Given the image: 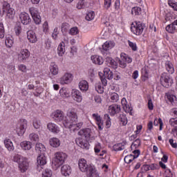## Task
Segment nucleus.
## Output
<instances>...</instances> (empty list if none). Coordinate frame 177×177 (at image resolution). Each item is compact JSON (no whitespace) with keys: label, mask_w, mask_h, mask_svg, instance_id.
<instances>
[{"label":"nucleus","mask_w":177,"mask_h":177,"mask_svg":"<svg viewBox=\"0 0 177 177\" xmlns=\"http://www.w3.org/2000/svg\"><path fill=\"white\" fill-rule=\"evenodd\" d=\"M12 161L18 164L19 169L21 172L24 173L27 169H28V162H27V158H25L20 154H15L12 158Z\"/></svg>","instance_id":"obj_1"},{"label":"nucleus","mask_w":177,"mask_h":177,"mask_svg":"<svg viewBox=\"0 0 177 177\" xmlns=\"http://www.w3.org/2000/svg\"><path fill=\"white\" fill-rule=\"evenodd\" d=\"M77 121H78L77 113L73 109L68 110L63 121V125L64 127H70L71 124H74V122H77Z\"/></svg>","instance_id":"obj_2"},{"label":"nucleus","mask_w":177,"mask_h":177,"mask_svg":"<svg viewBox=\"0 0 177 177\" xmlns=\"http://www.w3.org/2000/svg\"><path fill=\"white\" fill-rule=\"evenodd\" d=\"M66 158H67V155L63 152H57L55 153V157L53 160L52 167L53 169H57L61 165L64 164V161H66Z\"/></svg>","instance_id":"obj_3"},{"label":"nucleus","mask_w":177,"mask_h":177,"mask_svg":"<svg viewBox=\"0 0 177 177\" xmlns=\"http://www.w3.org/2000/svg\"><path fill=\"white\" fill-rule=\"evenodd\" d=\"M160 81L161 85H162L164 88H170V86H172V84H174L172 77L165 73L161 74Z\"/></svg>","instance_id":"obj_4"},{"label":"nucleus","mask_w":177,"mask_h":177,"mask_svg":"<svg viewBox=\"0 0 177 177\" xmlns=\"http://www.w3.org/2000/svg\"><path fill=\"white\" fill-rule=\"evenodd\" d=\"M143 30H145V25L140 21L136 22V24H133L131 27V30L136 35H141Z\"/></svg>","instance_id":"obj_5"},{"label":"nucleus","mask_w":177,"mask_h":177,"mask_svg":"<svg viewBox=\"0 0 177 177\" xmlns=\"http://www.w3.org/2000/svg\"><path fill=\"white\" fill-rule=\"evenodd\" d=\"M28 122L26 119H21L18 123L17 132L19 136L24 135L26 130L27 129V125Z\"/></svg>","instance_id":"obj_6"},{"label":"nucleus","mask_w":177,"mask_h":177,"mask_svg":"<svg viewBox=\"0 0 177 177\" xmlns=\"http://www.w3.org/2000/svg\"><path fill=\"white\" fill-rule=\"evenodd\" d=\"M29 12L35 23V24H41V15H39V12L33 7L29 8Z\"/></svg>","instance_id":"obj_7"},{"label":"nucleus","mask_w":177,"mask_h":177,"mask_svg":"<svg viewBox=\"0 0 177 177\" xmlns=\"http://www.w3.org/2000/svg\"><path fill=\"white\" fill-rule=\"evenodd\" d=\"M51 117L54 121H56L57 122H62V124L64 118H66V117H64V113L60 110H57L53 113Z\"/></svg>","instance_id":"obj_8"},{"label":"nucleus","mask_w":177,"mask_h":177,"mask_svg":"<svg viewBox=\"0 0 177 177\" xmlns=\"http://www.w3.org/2000/svg\"><path fill=\"white\" fill-rule=\"evenodd\" d=\"M19 19L24 26H27L31 23V17H30V15L27 12H21L19 14Z\"/></svg>","instance_id":"obj_9"},{"label":"nucleus","mask_w":177,"mask_h":177,"mask_svg":"<svg viewBox=\"0 0 177 177\" xmlns=\"http://www.w3.org/2000/svg\"><path fill=\"white\" fill-rule=\"evenodd\" d=\"M30 57V51L27 49H21L19 53L18 54V60L19 62H24Z\"/></svg>","instance_id":"obj_10"},{"label":"nucleus","mask_w":177,"mask_h":177,"mask_svg":"<svg viewBox=\"0 0 177 177\" xmlns=\"http://www.w3.org/2000/svg\"><path fill=\"white\" fill-rule=\"evenodd\" d=\"M73 81V74L66 73L60 78V84L66 85L70 84Z\"/></svg>","instance_id":"obj_11"},{"label":"nucleus","mask_w":177,"mask_h":177,"mask_svg":"<svg viewBox=\"0 0 177 177\" xmlns=\"http://www.w3.org/2000/svg\"><path fill=\"white\" fill-rule=\"evenodd\" d=\"M78 167L81 172H84L89 167V165H88L86 160L84 158H80L78 160Z\"/></svg>","instance_id":"obj_12"},{"label":"nucleus","mask_w":177,"mask_h":177,"mask_svg":"<svg viewBox=\"0 0 177 177\" xmlns=\"http://www.w3.org/2000/svg\"><path fill=\"white\" fill-rule=\"evenodd\" d=\"M92 117L93 120L96 121L99 131H102V129H103V120H102V117H100L98 113H93Z\"/></svg>","instance_id":"obj_13"},{"label":"nucleus","mask_w":177,"mask_h":177,"mask_svg":"<svg viewBox=\"0 0 177 177\" xmlns=\"http://www.w3.org/2000/svg\"><path fill=\"white\" fill-rule=\"evenodd\" d=\"M72 97L74 100L77 102L78 103H81L82 102V95L81 94V92L78 90H73L72 91Z\"/></svg>","instance_id":"obj_14"},{"label":"nucleus","mask_w":177,"mask_h":177,"mask_svg":"<svg viewBox=\"0 0 177 177\" xmlns=\"http://www.w3.org/2000/svg\"><path fill=\"white\" fill-rule=\"evenodd\" d=\"M27 38L31 44H35L37 42V35H35V32L32 30H29L27 32Z\"/></svg>","instance_id":"obj_15"},{"label":"nucleus","mask_w":177,"mask_h":177,"mask_svg":"<svg viewBox=\"0 0 177 177\" xmlns=\"http://www.w3.org/2000/svg\"><path fill=\"white\" fill-rule=\"evenodd\" d=\"M47 128L48 131H50V132H53V133H59V132H60V129L57 125L55 124V123H48Z\"/></svg>","instance_id":"obj_16"},{"label":"nucleus","mask_w":177,"mask_h":177,"mask_svg":"<svg viewBox=\"0 0 177 177\" xmlns=\"http://www.w3.org/2000/svg\"><path fill=\"white\" fill-rule=\"evenodd\" d=\"M109 111L111 115H115V114L120 113L121 111V107L120 105L113 104L109 106Z\"/></svg>","instance_id":"obj_17"},{"label":"nucleus","mask_w":177,"mask_h":177,"mask_svg":"<svg viewBox=\"0 0 177 177\" xmlns=\"http://www.w3.org/2000/svg\"><path fill=\"white\" fill-rule=\"evenodd\" d=\"M4 145L7 150H8L9 151H15V146H13V142H12V140H10V139L6 138L4 140Z\"/></svg>","instance_id":"obj_18"},{"label":"nucleus","mask_w":177,"mask_h":177,"mask_svg":"<svg viewBox=\"0 0 177 177\" xmlns=\"http://www.w3.org/2000/svg\"><path fill=\"white\" fill-rule=\"evenodd\" d=\"M83 172L86 174L87 177H93V175L96 174V169H95V167L88 165V167L86 168V170Z\"/></svg>","instance_id":"obj_19"},{"label":"nucleus","mask_w":177,"mask_h":177,"mask_svg":"<svg viewBox=\"0 0 177 177\" xmlns=\"http://www.w3.org/2000/svg\"><path fill=\"white\" fill-rule=\"evenodd\" d=\"M91 60L94 64H97L98 66H102L104 63L103 58L99 55L91 56Z\"/></svg>","instance_id":"obj_20"},{"label":"nucleus","mask_w":177,"mask_h":177,"mask_svg":"<svg viewBox=\"0 0 177 177\" xmlns=\"http://www.w3.org/2000/svg\"><path fill=\"white\" fill-rule=\"evenodd\" d=\"M92 133V131L91 129H84L82 130H80L78 132V134L80 136H84V138H86L87 139H89L91 138V134Z\"/></svg>","instance_id":"obj_21"},{"label":"nucleus","mask_w":177,"mask_h":177,"mask_svg":"<svg viewBox=\"0 0 177 177\" xmlns=\"http://www.w3.org/2000/svg\"><path fill=\"white\" fill-rule=\"evenodd\" d=\"M82 127V122H79L76 124V122L71 123V125L69 127H65V128H69L71 131H73V132H75V131H78L81 129Z\"/></svg>","instance_id":"obj_22"},{"label":"nucleus","mask_w":177,"mask_h":177,"mask_svg":"<svg viewBox=\"0 0 177 177\" xmlns=\"http://www.w3.org/2000/svg\"><path fill=\"white\" fill-rule=\"evenodd\" d=\"M61 172L64 176H69L70 174H71V167L69 165H65L62 167Z\"/></svg>","instance_id":"obj_23"},{"label":"nucleus","mask_w":177,"mask_h":177,"mask_svg":"<svg viewBox=\"0 0 177 177\" xmlns=\"http://www.w3.org/2000/svg\"><path fill=\"white\" fill-rule=\"evenodd\" d=\"M75 142L77 146L82 149H89V143L88 142H84L81 138L76 139Z\"/></svg>","instance_id":"obj_24"},{"label":"nucleus","mask_w":177,"mask_h":177,"mask_svg":"<svg viewBox=\"0 0 177 177\" xmlns=\"http://www.w3.org/2000/svg\"><path fill=\"white\" fill-rule=\"evenodd\" d=\"M79 88L80 91H82L83 92H86L89 88V84H88V82L86 80H82L79 83Z\"/></svg>","instance_id":"obj_25"},{"label":"nucleus","mask_w":177,"mask_h":177,"mask_svg":"<svg viewBox=\"0 0 177 177\" xmlns=\"http://www.w3.org/2000/svg\"><path fill=\"white\" fill-rule=\"evenodd\" d=\"M127 145V141H123L122 143H119L114 145L113 149L115 151H121L125 149V145Z\"/></svg>","instance_id":"obj_26"},{"label":"nucleus","mask_w":177,"mask_h":177,"mask_svg":"<svg viewBox=\"0 0 177 177\" xmlns=\"http://www.w3.org/2000/svg\"><path fill=\"white\" fill-rule=\"evenodd\" d=\"M104 76L105 78H107V80H113V78H114L113 71H111L109 68H105L104 69Z\"/></svg>","instance_id":"obj_27"},{"label":"nucleus","mask_w":177,"mask_h":177,"mask_svg":"<svg viewBox=\"0 0 177 177\" xmlns=\"http://www.w3.org/2000/svg\"><path fill=\"white\" fill-rule=\"evenodd\" d=\"M37 164L40 167L46 164V156H45V154L41 153L37 157Z\"/></svg>","instance_id":"obj_28"},{"label":"nucleus","mask_w":177,"mask_h":177,"mask_svg":"<svg viewBox=\"0 0 177 177\" xmlns=\"http://www.w3.org/2000/svg\"><path fill=\"white\" fill-rule=\"evenodd\" d=\"M106 62H108V65L109 67H112V68H117L118 67V64L115 60L113 59L111 57H106Z\"/></svg>","instance_id":"obj_29"},{"label":"nucleus","mask_w":177,"mask_h":177,"mask_svg":"<svg viewBox=\"0 0 177 177\" xmlns=\"http://www.w3.org/2000/svg\"><path fill=\"white\" fill-rule=\"evenodd\" d=\"M165 67L169 74H174V73H175V69L174 68V65L172 64V62L167 61L165 63Z\"/></svg>","instance_id":"obj_30"},{"label":"nucleus","mask_w":177,"mask_h":177,"mask_svg":"<svg viewBox=\"0 0 177 177\" xmlns=\"http://www.w3.org/2000/svg\"><path fill=\"white\" fill-rule=\"evenodd\" d=\"M20 146L23 150H30L32 147L30 141H23L21 142Z\"/></svg>","instance_id":"obj_31"},{"label":"nucleus","mask_w":177,"mask_h":177,"mask_svg":"<svg viewBox=\"0 0 177 177\" xmlns=\"http://www.w3.org/2000/svg\"><path fill=\"white\" fill-rule=\"evenodd\" d=\"M115 44L113 41H106L103 45H102V49L104 50H109V49H113L115 46Z\"/></svg>","instance_id":"obj_32"},{"label":"nucleus","mask_w":177,"mask_h":177,"mask_svg":"<svg viewBox=\"0 0 177 177\" xmlns=\"http://www.w3.org/2000/svg\"><path fill=\"white\" fill-rule=\"evenodd\" d=\"M6 19H8V20H13L15 19V10L13 8H7Z\"/></svg>","instance_id":"obj_33"},{"label":"nucleus","mask_w":177,"mask_h":177,"mask_svg":"<svg viewBox=\"0 0 177 177\" xmlns=\"http://www.w3.org/2000/svg\"><path fill=\"white\" fill-rule=\"evenodd\" d=\"M49 143L52 147H59V146H60V140L57 138H53L50 139Z\"/></svg>","instance_id":"obj_34"},{"label":"nucleus","mask_w":177,"mask_h":177,"mask_svg":"<svg viewBox=\"0 0 177 177\" xmlns=\"http://www.w3.org/2000/svg\"><path fill=\"white\" fill-rule=\"evenodd\" d=\"M59 94L62 97H70V90L67 88H62L59 90Z\"/></svg>","instance_id":"obj_35"},{"label":"nucleus","mask_w":177,"mask_h":177,"mask_svg":"<svg viewBox=\"0 0 177 177\" xmlns=\"http://www.w3.org/2000/svg\"><path fill=\"white\" fill-rule=\"evenodd\" d=\"M64 52H66V48L64 46V42H62L58 46L57 53H58L59 56H63L64 55Z\"/></svg>","instance_id":"obj_36"},{"label":"nucleus","mask_w":177,"mask_h":177,"mask_svg":"<svg viewBox=\"0 0 177 177\" xmlns=\"http://www.w3.org/2000/svg\"><path fill=\"white\" fill-rule=\"evenodd\" d=\"M167 100L169 102H170L172 106H176L177 105V100H176V96L172 95V94H167Z\"/></svg>","instance_id":"obj_37"},{"label":"nucleus","mask_w":177,"mask_h":177,"mask_svg":"<svg viewBox=\"0 0 177 177\" xmlns=\"http://www.w3.org/2000/svg\"><path fill=\"white\" fill-rule=\"evenodd\" d=\"M50 71L53 75H57L59 74V67L55 64H51L50 66Z\"/></svg>","instance_id":"obj_38"},{"label":"nucleus","mask_w":177,"mask_h":177,"mask_svg":"<svg viewBox=\"0 0 177 177\" xmlns=\"http://www.w3.org/2000/svg\"><path fill=\"white\" fill-rule=\"evenodd\" d=\"M166 31L169 34H175L176 31V27L174 26V24H171L166 26Z\"/></svg>","instance_id":"obj_39"},{"label":"nucleus","mask_w":177,"mask_h":177,"mask_svg":"<svg viewBox=\"0 0 177 177\" xmlns=\"http://www.w3.org/2000/svg\"><path fill=\"white\" fill-rule=\"evenodd\" d=\"M118 118L121 125L124 126L127 125V124H128V119H127V116H125V115L120 114Z\"/></svg>","instance_id":"obj_40"},{"label":"nucleus","mask_w":177,"mask_h":177,"mask_svg":"<svg viewBox=\"0 0 177 177\" xmlns=\"http://www.w3.org/2000/svg\"><path fill=\"white\" fill-rule=\"evenodd\" d=\"M68 30H70V25L67 23H64L61 26V31L62 34H66V32H68Z\"/></svg>","instance_id":"obj_41"},{"label":"nucleus","mask_w":177,"mask_h":177,"mask_svg":"<svg viewBox=\"0 0 177 177\" xmlns=\"http://www.w3.org/2000/svg\"><path fill=\"white\" fill-rule=\"evenodd\" d=\"M35 150L36 151L43 153L44 151H45V150H46V149L45 148V146L41 143H37L35 146Z\"/></svg>","instance_id":"obj_42"},{"label":"nucleus","mask_w":177,"mask_h":177,"mask_svg":"<svg viewBox=\"0 0 177 177\" xmlns=\"http://www.w3.org/2000/svg\"><path fill=\"white\" fill-rule=\"evenodd\" d=\"M32 125L35 129H39L42 126L41 123V120L38 119H34L32 121Z\"/></svg>","instance_id":"obj_43"},{"label":"nucleus","mask_w":177,"mask_h":177,"mask_svg":"<svg viewBox=\"0 0 177 177\" xmlns=\"http://www.w3.org/2000/svg\"><path fill=\"white\" fill-rule=\"evenodd\" d=\"M13 43H14L13 38L7 37L6 39L5 44L7 48H12L13 46Z\"/></svg>","instance_id":"obj_44"},{"label":"nucleus","mask_w":177,"mask_h":177,"mask_svg":"<svg viewBox=\"0 0 177 177\" xmlns=\"http://www.w3.org/2000/svg\"><path fill=\"white\" fill-rule=\"evenodd\" d=\"M29 138L30 139L31 142H38L39 140V136L38 134L32 133L29 135Z\"/></svg>","instance_id":"obj_45"},{"label":"nucleus","mask_w":177,"mask_h":177,"mask_svg":"<svg viewBox=\"0 0 177 177\" xmlns=\"http://www.w3.org/2000/svg\"><path fill=\"white\" fill-rule=\"evenodd\" d=\"M104 118L106 120V128H110L111 126V119L110 118V115H109V114H105Z\"/></svg>","instance_id":"obj_46"},{"label":"nucleus","mask_w":177,"mask_h":177,"mask_svg":"<svg viewBox=\"0 0 177 177\" xmlns=\"http://www.w3.org/2000/svg\"><path fill=\"white\" fill-rule=\"evenodd\" d=\"M134 159L135 158L133 157V155H127L124 157V162H126V164H131V162H133Z\"/></svg>","instance_id":"obj_47"},{"label":"nucleus","mask_w":177,"mask_h":177,"mask_svg":"<svg viewBox=\"0 0 177 177\" xmlns=\"http://www.w3.org/2000/svg\"><path fill=\"white\" fill-rule=\"evenodd\" d=\"M140 12H142V9L139 7H133L131 10V14L135 16H138L140 15Z\"/></svg>","instance_id":"obj_48"},{"label":"nucleus","mask_w":177,"mask_h":177,"mask_svg":"<svg viewBox=\"0 0 177 177\" xmlns=\"http://www.w3.org/2000/svg\"><path fill=\"white\" fill-rule=\"evenodd\" d=\"M118 99H119V96L117 93H112L111 94V102H112V103H115L118 102Z\"/></svg>","instance_id":"obj_49"},{"label":"nucleus","mask_w":177,"mask_h":177,"mask_svg":"<svg viewBox=\"0 0 177 177\" xmlns=\"http://www.w3.org/2000/svg\"><path fill=\"white\" fill-rule=\"evenodd\" d=\"M95 91H97L98 93H103V92H104V88L102 86V84H95Z\"/></svg>","instance_id":"obj_50"},{"label":"nucleus","mask_w":177,"mask_h":177,"mask_svg":"<svg viewBox=\"0 0 177 177\" xmlns=\"http://www.w3.org/2000/svg\"><path fill=\"white\" fill-rule=\"evenodd\" d=\"M120 56L121 59H124L126 63H132V58H131V57H128V55L124 53H122Z\"/></svg>","instance_id":"obj_51"},{"label":"nucleus","mask_w":177,"mask_h":177,"mask_svg":"<svg viewBox=\"0 0 177 177\" xmlns=\"http://www.w3.org/2000/svg\"><path fill=\"white\" fill-rule=\"evenodd\" d=\"M95 19V12H90L86 15V20L91 21V20H93Z\"/></svg>","instance_id":"obj_52"},{"label":"nucleus","mask_w":177,"mask_h":177,"mask_svg":"<svg viewBox=\"0 0 177 177\" xmlns=\"http://www.w3.org/2000/svg\"><path fill=\"white\" fill-rule=\"evenodd\" d=\"M42 177H52V170L46 169L42 174Z\"/></svg>","instance_id":"obj_53"},{"label":"nucleus","mask_w":177,"mask_h":177,"mask_svg":"<svg viewBox=\"0 0 177 177\" xmlns=\"http://www.w3.org/2000/svg\"><path fill=\"white\" fill-rule=\"evenodd\" d=\"M94 150L95 153L97 154H99V153H100V151L102 150V145H100V143L97 142L95 145Z\"/></svg>","instance_id":"obj_54"},{"label":"nucleus","mask_w":177,"mask_h":177,"mask_svg":"<svg viewBox=\"0 0 177 177\" xmlns=\"http://www.w3.org/2000/svg\"><path fill=\"white\" fill-rule=\"evenodd\" d=\"M158 124H160V131H161V129H162V120H161V118H159L158 120L155 119L153 121V125H158Z\"/></svg>","instance_id":"obj_55"},{"label":"nucleus","mask_w":177,"mask_h":177,"mask_svg":"<svg viewBox=\"0 0 177 177\" xmlns=\"http://www.w3.org/2000/svg\"><path fill=\"white\" fill-rule=\"evenodd\" d=\"M169 122L171 127H174L175 128L176 127H177V118H171L169 120Z\"/></svg>","instance_id":"obj_56"},{"label":"nucleus","mask_w":177,"mask_h":177,"mask_svg":"<svg viewBox=\"0 0 177 177\" xmlns=\"http://www.w3.org/2000/svg\"><path fill=\"white\" fill-rule=\"evenodd\" d=\"M79 30H78V28L77 27H73L72 28L70 29L69 30V34L71 35H77V34H78Z\"/></svg>","instance_id":"obj_57"},{"label":"nucleus","mask_w":177,"mask_h":177,"mask_svg":"<svg viewBox=\"0 0 177 177\" xmlns=\"http://www.w3.org/2000/svg\"><path fill=\"white\" fill-rule=\"evenodd\" d=\"M15 31L16 35L21 34V26H20V24H17V26L15 28Z\"/></svg>","instance_id":"obj_58"},{"label":"nucleus","mask_w":177,"mask_h":177,"mask_svg":"<svg viewBox=\"0 0 177 177\" xmlns=\"http://www.w3.org/2000/svg\"><path fill=\"white\" fill-rule=\"evenodd\" d=\"M122 107H123V110L125 111V113H131L132 106H131V104H127V105H124Z\"/></svg>","instance_id":"obj_59"},{"label":"nucleus","mask_w":177,"mask_h":177,"mask_svg":"<svg viewBox=\"0 0 177 177\" xmlns=\"http://www.w3.org/2000/svg\"><path fill=\"white\" fill-rule=\"evenodd\" d=\"M140 146V139H136L131 145V147H135V149H138Z\"/></svg>","instance_id":"obj_60"},{"label":"nucleus","mask_w":177,"mask_h":177,"mask_svg":"<svg viewBox=\"0 0 177 177\" xmlns=\"http://www.w3.org/2000/svg\"><path fill=\"white\" fill-rule=\"evenodd\" d=\"M57 35H59V29L55 28L52 33V38L56 41L57 39Z\"/></svg>","instance_id":"obj_61"},{"label":"nucleus","mask_w":177,"mask_h":177,"mask_svg":"<svg viewBox=\"0 0 177 177\" xmlns=\"http://www.w3.org/2000/svg\"><path fill=\"white\" fill-rule=\"evenodd\" d=\"M5 37V28H3V24L0 23V38Z\"/></svg>","instance_id":"obj_62"},{"label":"nucleus","mask_w":177,"mask_h":177,"mask_svg":"<svg viewBox=\"0 0 177 177\" xmlns=\"http://www.w3.org/2000/svg\"><path fill=\"white\" fill-rule=\"evenodd\" d=\"M119 65L120 67H121L122 68H125V67H127V63L124 58H121V59H119Z\"/></svg>","instance_id":"obj_63"},{"label":"nucleus","mask_w":177,"mask_h":177,"mask_svg":"<svg viewBox=\"0 0 177 177\" xmlns=\"http://www.w3.org/2000/svg\"><path fill=\"white\" fill-rule=\"evenodd\" d=\"M168 3H169V6L172 8V9H174V10L177 11V3L176 2L169 1Z\"/></svg>","instance_id":"obj_64"}]
</instances>
